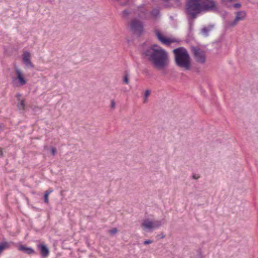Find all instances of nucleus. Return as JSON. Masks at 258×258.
<instances>
[{"mask_svg": "<svg viewBox=\"0 0 258 258\" xmlns=\"http://www.w3.org/2000/svg\"><path fill=\"white\" fill-rule=\"evenodd\" d=\"M143 54L158 70H163L169 64L168 52L157 44L152 45L146 49Z\"/></svg>", "mask_w": 258, "mask_h": 258, "instance_id": "nucleus-1", "label": "nucleus"}, {"mask_svg": "<svg viewBox=\"0 0 258 258\" xmlns=\"http://www.w3.org/2000/svg\"><path fill=\"white\" fill-rule=\"evenodd\" d=\"M185 7L186 14L192 19L202 13L215 12L218 9L214 0H186Z\"/></svg>", "mask_w": 258, "mask_h": 258, "instance_id": "nucleus-2", "label": "nucleus"}, {"mask_svg": "<svg viewBox=\"0 0 258 258\" xmlns=\"http://www.w3.org/2000/svg\"><path fill=\"white\" fill-rule=\"evenodd\" d=\"M175 62L176 66L185 70H189L191 67L190 58L187 50L180 47L173 50Z\"/></svg>", "mask_w": 258, "mask_h": 258, "instance_id": "nucleus-3", "label": "nucleus"}, {"mask_svg": "<svg viewBox=\"0 0 258 258\" xmlns=\"http://www.w3.org/2000/svg\"><path fill=\"white\" fill-rule=\"evenodd\" d=\"M131 30L133 33L140 37L144 31V25L142 21L135 18L130 22Z\"/></svg>", "mask_w": 258, "mask_h": 258, "instance_id": "nucleus-4", "label": "nucleus"}, {"mask_svg": "<svg viewBox=\"0 0 258 258\" xmlns=\"http://www.w3.org/2000/svg\"><path fill=\"white\" fill-rule=\"evenodd\" d=\"M162 224V221H151L149 219H146L144 220L141 224V227L143 230H146V229L152 230L159 228Z\"/></svg>", "mask_w": 258, "mask_h": 258, "instance_id": "nucleus-5", "label": "nucleus"}, {"mask_svg": "<svg viewBox=\"0 0 258 258\" xmlns=\"http://www.w3.org/2000/svg\"><path fill=\"white\" fill-rule=\"evenodd\" d=\"M191 51L196 62L199 63H204L206 61V54L203 50L198 47H192Z\"/></svg>", "mask_w": 258, "mask_h": 258, "instance_id": "nucleus-6", "label": "nucleus"}, {"mask_svg": "<svg viewBox=\"0 0 258 258\" xmlns=\"http://www.w3.org/2000/svg\"><path fill=\"white\" fill-rule=\"evenodd\" d=\"M246 17V12L243 11H240L235 13V18L232 21L229 22L230 27L235 26L239 21L244 20Z\"/></svg>", "mask_w": 258, "mask_h": 258, "instance_id": "nucleus-7", "label": "nucleus"}, {"mask_svg": "<svg viewBox=\"0 0 258 258\" xmlns=\"http://www.w3.org/2000/svg\"><path fill=\"white\" fill-rule=\"evenodd\" d=\"M38 248L40 249V254L43 258H46L49 254V250L47 246L43 244H38Z\"/></svg>", "mask_w": 258, "mask_h": 258, "instance_id": "nucleus-8", "label": "nucleus"}, {"mask_svg": "<svg viewBox=\"0 0 258 258\" xmlns=\"http://www.w3.org/2000/svg\"><path fill=\"white\" fill-rule=\"evenodd\" d=\"M156 35L158 39V40L161 42L162 43L165 44L166 45H170L172 42H173L172 40L170 39L169 38H166L162 36V35L161 34V33L158 31H156Z\"/></svg>", "mask_w": 258, "mask_h": 258, "instance_id": "nucleus-9", "label": "nucleus"}, {"mask_svg": "<svg viewBox=\"0 0 258 258\" xmlns=\"http://www.w3.org/2000/svg\"><path fill=\"white\" fill-rule=\"evenodd\" d=\"M23 60L26 66L28 68H32L34 66L30 60V53L29 52H26L23 56Z\"/></svg>", "mask_w": 258, "mask_h": 258, "instance_id": "nucleus-10", "label": "nucleus"}, {"mask_svg": "<svg viewBox=\"0 0 258 258\" xmlns=\"http://www.w3.org/2000/svg\"><path fill=\"white\" fill-rule=\"evenodd\" d=\"M15 72L17 76V79L21 86L25 85L27 83L26 80L24 78L23 74L21 70L18 68L15 69Z\"/></svg>", "mask_w": 258, "mask_h": 258, "instance_id": "nucleus-11", "label": "nucleus"}, {"mask_svg": "<svg viewBox=\"0 0 258 258\" xmlns=\"http://www.w3.org/2000/svg\"><path fill=\"white\" fill-rule=\"evenodd\" d=\"M18 249L28 254H33L35 253L34 250L31 247H27L22 244L19 246Z\"/></svg>", "mask_w": 258, "mask_h": 258, "instance_id": "nucleus-12", "label": "nucleus"}, {"mask_svg": "<svg viewBox=\"0 0 258 258\" xmlns=\"http://www.w3.org/2000/svg\"><path fill=\"white\" fill-rule=\"evenodd\" d=\"M214 27V25H209L207 27L203 28L201 30V32L205 36L207 37L209 35V33L213 30Z\"/></svg>", "mask_w": 258, "mask_h": 258, "instance_id": "nucleus-13", "label": "nucleus"}, {"mask_svg": "<svg viewBox=\"0 0 258 258\" xmlns=\"http://www.w3.org/2000/svg\"><path fill=\"white\" fill-rule=\"evenodd\" d=\"M52 192V190L50 189L49 190H47L45 192L44 196V202L46 203H48L49 200H48V196Z\"/></svg>", "mask_w": 258, "mask_h": 258, "instance_id": "nucleus-14", "label": "nucleus"}, {"mask_svg": "<svg viewBox=\"0 0 258 258\" xmlns=\"http://www.w3.org/2000/svg\"><path fill=\"white\" fill-rule=\"evenodd\" d=\"M151 91L149 90H146L145 92L144 103H147L148 101V97L150 95Z\"/></svg>", "mask_w": 258, "mask_h": 258, "instance_id": "nucleus-15", "label": "nucleus"}, {"mask_svg": "<svg viewBox=\"0 0 258 258\" xmlns=\"http://www.w3.org/2000/svg\"><path fill=\"white\" fill-rule=\"evenodd\" d=\"M17 106L18 109L20 110L24 109L25 106L24 100H21L20 102L18 103Z\"/></svg>", "mask_w": 258, "mask_h": 258, "instance_id": "nucleus-16", "label": "nucleus"}, {"mask_svg": "<svg viewBox=\"0 0 258 258\" xmlns=\"http://www.w3.org/2000/svg\"><path fill=\"white\" fill-rule=\"evenodd\" d=\"M123 83L125 84L129 83V75L127 73H125L123 77Z\"/></svg>", "mask_w": 258, "mask_h": 258, "instance_id": "nucleus-17", "label": "nucleus"}, {"mask_svg": "<svg viewBox=\"0 0 258 258\" xmlns=\"http://www.w3.org/2000/svg\"><path fill=\"white\" fill-rule=\"evenodd\" d=\"M151 15L156 17L159 14V10L158 9H154L151 11Z\"/></svg>", "mask_w": 258, "mask_h": 258, "instance_id": "nucleus-18", "label": "nucleus"}, {"mask_svg": "<svg viewBox=\"0 0 258 258\" xmlns=\"http://www.w3.org/2000/svg\"><path fill=\"white\" fill-rule=\"evenodd\" d=\"M122 14L123 17L127 19L128 17L130 12H128V10H124V11H122Z\"/></svg>", "mask_w": 258, "mask_h": 258, "instance_id": "nucleus-19", "label": "nucleus"}, {"mask_svg": "<svg viewBox=\"0 0 258 258\" xmlns=\"http://www.w3.org/2000/svg\"><path fill=\"white\" fill-rule=\"evenodd\" d=\"M117 231V230L116 228H112V229L109 231V233L111 235H114Z\"/></svg>", "mask_w": 258, "mask_h": 258, "instance_id": "nucleus-20", "label": "nucleus"}, {"mask_svg": "<svg viewBox=\"0 0 258 258\" xmlns=\"http://www.w3.org/2000/svg\"><path fill=\"white\" fill-rule=\"evenodd\" d=\"M50 151H51V153L52 154V155H53V156L55 155V154L56 153V150L55 148H54V147L51 148Z\"/></svg>", "mask_w": 258, "mask_h": 258, "instance_id": "nucleus-21", "label": "nucleus"}, {"mask_svg": "<svg viewBox=\"0 0 258 258\" xmlns=\"http://www.w3.org/2000/svg\"><path fill=\"white\" fill-rule=\"evenodd\" d=\"M152 242H153V241L151 240H146L144 241L143 243L145 245H147V244H151Z\"/></svg>", "mask_w": 258, "mask_h": 258, "instance_id": "nucleus-22", "label": "nucleus"}, {"mask_svg": "<svg viewBox=\"0 0 258 258\" xmlns=\"http://www.w3.org/2000/svg\"><path fill=\"white\" fill-rule=\"evenodd\" d=\"M111 108H112V109H114L115 107V101L113 99V100H111Z\"/></svg>", "mask_w": 258, "mask_h": 258, "instance_id": "nucleus-23", "label": "nucleus"}, {"mask_svg": "<svg viewBox=\"0 0 258 258\" xmlns=\"http://www.w3.org/2000/svg\"><path fill=\"white\" fill-rule=\"evenodd\" d=\"M200 177V176L199 175H196L195 174H192V178L194 179H198Z\"/></svg>", "mask_w": 258, "mask_h": 258, "instance_id": "nucleus-24", "label": "nucleus"}, {"mask_svg": "<svg viewBox=\"0 0 258 258\" xmlns=\"http://www.w3.org/2000/svg\"><path fill=\"white\" fill-rule=\"evenodd\" d=\"M233 6L235 8H239L241 7V4L240 3H236Z\"/></svg>", "mask_w": 258, "mask_h": 258, "instance_id": "nucleus-25", "label": "nucleus"}, {"mask_svg": "<svg viewBox=\"0 0 258 258\" xmlns=\"http://www.w3.org/2000/svg\"><path fill=\"white\" fill-rule=\"evenodd\" d=\"M3 156V153L2 151V149H0V157H2Z\"/></svg>", "mask_w": 258, "mask_h": 258, "instance_id": "nucleus-26", "label": "nucleus"}, {"mask_svg": "<svg viewBox=\"0 0 258 258\" xmlns=\"http://www.w3.org/2000/svg\"><path fill=\"white\" fill-rule=\"evenodd\" d=\"M164 237H165V235H164V234L161 235V238H163Z\"/></svg>", "mask_w": 258, "mask_h": 258, "instance_id": "nucleus-27", "label": "nucleus"}, {"mask_svg": "<svg viewBox=\"0 0 258 258\" xmlns=\"http://www.w3.org/2000/svg\"><path fill=\"white\" fill-rule=\"evenodd\" d=\"M17 96H18V97H20V96H21V95L19 94H18V95H17Z\"/></svg>", "mask_w": 258, "mask_h": 258, "instance_id": "nucleus-28", "label": "nucleus"}]
</instances>
